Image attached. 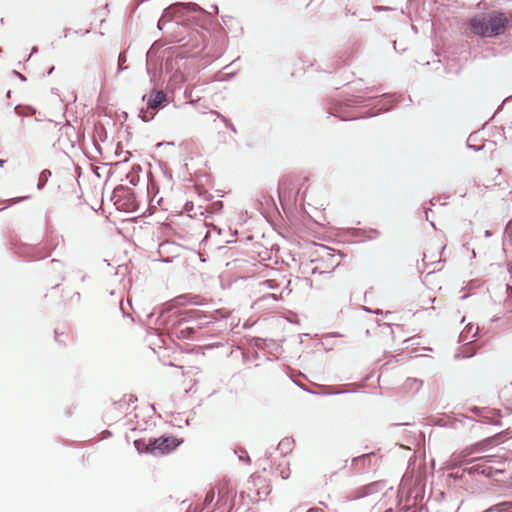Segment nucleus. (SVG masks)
Returning a JSON list of instances; mask_svg holds the SVG:
<instances>
[{
  "mask_svg": "<svg viewBox=\"0 0 512 512\" xmlns=\"http://www.w3.org/2000/svg\"><path fill=\"white\" fill-rule=\"evenodd\" d=\"M508 22L504 13L492 11L473 17L469 26L471 32L477 36L496 37L504 33Z\"/></svg>",
  "mask_w": 512,
  "mask_h": 512,
  "instance_id": "1",
  "label": "nucleus"
},
{
  "mask_svg": "<svg viewBox=\"0 0 512 512\" xmlns=\"http://www.w3.org/2000/svg\"><path fill=\"white\" fill-rule=\"evenodd\" d=\"M178 324L173 328L172 333L179 339H192L196 333V327L186 326L187 323H196L197 328L202 327L212 321V316H209L198 309L185 310L180 314Z\"/></svg>",
  "mask_w": 512,
  "mask_h": 512,
  "instance_id": "2",
  "label": "nucleus"
},
{
  "mask_svg": "<svg viewBox=\"0 0 512 512\" xmlns=\"http://www.w3.org/2000/svg\"><path fill=\"white\" fill-rule=\"evenodd\" d=\"M203 12L204 10L196 3L177 2L164 9L161 18L166 23L178 20L177 24L188 26L194 19V14H203Z\"/></svg>",
  "mask_w": 512,
  "mask_h": 512,
  "instance_id": "3",
  "label": "nucleus"
},
{
  "mask_svg": "<svg viewBox=\"0 0 512 512\" xmlns=\"http://www.w3.org/2000/svg\"><path fill=\"white\" fill-rule=\"evenodd\" d=\"M179 444L180 441L173 436H161L149 439L147 451L153 455H164L173 451Z\"/></svg>",
  "mask_w": 512,
  "mask_h": 512,
  "instance_id": "4",
  "label": "nucleus"
},
{
  "mask_svg": "<svg viewBox=\"0 0 512 512\" xmlns=\"http://www.w3.org/2000/svg\"><path fill=\"white\" fill-rule=\"evenodd\" d=\"M477 463L474 465L464 468L463 472H467L469 474H480L485 475L487 477H491L493 475V467L492 463L496 462L494 456H486L483 458L476 459Z\"/></svg>",
  "mask_w": 512,
  "mask_h": 512,
  "instance_id": "5",
  "label": "nucleus"
},
{
  "mask_svg": "<svg viewBox=\"0 0 512 512\" xmlns=\"http://www.w3.org/2000/svg\"><path fill=\"white\" fill-rule=\"evenodd\" d=\"M386 488L387 484L385 481H375L355 490L354 498L360 499L374 494H379L382 493Z\"/></svg>",
  "mask_w": 512,
  "mask_h": 512,
  "instance_id": "6",
  "label": "nucleus"
},
{
  "mask_svg": "<svg viewBox=\"0 0 512 512\" xmlns=\"http://www.w3.org/2000/svg\"><path fill=\"white\" fill-rule=\"evenodd\" d=\"M146 98L148 108L156 110L166 101V94L162 90L153 89L148 97L144 95L142 99L145 100Z\"/></svg>",
  "mask_w": 512,
  "mask_h": 512,
  "instance_id": "7",
  "label": "nucleus"
},
{
  "mask_svg": "<svg viewBox=\"0 0 512 512\" xmlns=\"http://www.w3.org/2000/svg\"><path fill=\"white\" fill-rule=\"evenodd\" d=\"M176 304L184 305L186 303H193L196 305L202 304V299L200 296H189V295H181L175 298Z\"/></svg>",
  "mask_w": 512,
  "mask_h": 512,
  "instance_id": "8",
  "label": "nucleus"
},
{
  "mask_svg": "<svg viewBox=\"0 0 512 512\" xmlns=\"http://www.w3.org/2000/svg\"><path fill=\"white\" fill-rule=\"evenodd\" d=\"M479 328L476 327L474 330L473 325H467L460 334L461 341H470V339L474 338L478 333Z\"/></svg>",
  "mask_w": 512,
  "mask_h": 512,
  "instance_id": "9",
  "label": "nucleus"
},
{
  "mask_svg": "<svg viewBox=\"0 0 512 512\" xmlns=\"http://www.w3.org/2000/svg\"><path fill=\"white\" fill-rule=\"evenodd\" d=\"M486 512H512V501L502 502L493 505Z\"/></svg>",
  "mask_w": 512,
  "mask_h": 512,
  "instance_id": "10",
  "label": "nucleus"
},
{
  "mask_svg": "<svg viewBox=\"0 0 512 512\" xmlns=\"http://www.w3.org/2000/svg\"><path fill=\"white\" fill-rule=\"evenodd\" d=\"M125 192L124 188L120 187V188H115L113 189L112 191V196H111V201H113L115 199V202H114V206H116V209L117 210H120L122 208V205L119 204V197L121 196V194H123Z\"/></svg>",
  "mask_w": 512,
  "mask_h": 512,
  "instance_id": "11",
  "label": "nucleus"
},
{
  "mask_svg": "<svg viewBox=\"0 0 512 512\" xmlns=\"http://www.w3.org/2000/svg\"><path fill=\"white\" fill-rule=\"evenodd\" d=\"M150 110L151 109L148 108V107H147V110H145V111L141 110L139 116L142 118V120L144 122H148V121H150V120H152L154 118L155 113L153 112V110L152 111H150Z\"/></svg>",
  "mask_w": 512,
  "mask_h": 512,
  "instance_id": "12",
  "label": "nucleus"
},
{
  "mask_svg": "<svg viewBox=\"0 0 512 512\" xmlns=\"http://www.w3.org/2000/svg\"><path fill=\"white\" fill-rule=\"evenodd\" d=\"M118 301H119V308L122 311L123 315L124 316H126V315L128 316L129 313L127 312V310H126V308H125V306L123 304V299L121 297H119Z\"/></svg>",
  "mask_w": 512,
  "mask_h": 512,
  "instance_id": "13",
  "label": "nucleus"
},
{
  "mask_svg": "<svg viewBox=\"0 0 512 512\" xmlns=\"http://www.w3.org/2000/svg\"><path fill=\"white\" fill-rule=\"evenodd\" d=\"M240 460L249 461V456L246 451H241V454L239 455Z\"/></svg>",
  "mask_w": 512,
  "mask_h": 512,
  "instance_id": "14",
  "label": "nucleus"
},
{
  "mask_svg": "<svg viewBox=\"0 0 512 512\" xmlns=\"http://www.w3.org/2000/svg\"><path fill=\"white\" fill-rule=\"evenodd\" d=\"M165 25H166V22L164 21V19H162V18L160 17V19H159V21H158V24H157V28H158L159 30H163V28H164V26H165Z\"/></svg>",
  "mask_w": 512,
  "mask_h": 512,
  "instance_id": "15",
  "label": "nucleus"
},
{
  "mask_svg": "<svg viewBox=\"0 0 512 512\" xmlns=\"http://www.w3.org/2000/svg\"><path fill=\"white\" fill-rule=\"evenodd\" d=\"M118 61H119V69H122V63H124L126 61V57L124 55L120 54Z\"/></svg>",
  "mask_w": 512,
  "mask_h": 512,
  "instance_id": "16",
  "label": "nucleus"
},
{
  "mask_svg": "<svg viewBox=\"0 0 512 512\" xmlns=\"http://www.w3.org/2000/svg\"><path fill=\"white\" fill-rule=\"evenodd\" d=\"M104 202H105V193L103 192V193H102V199H101V206H100V207H98V211H99V210H102V213H104V212H105V210H104V208H103Z\"/></svg>",
  "mask_w": 512,
  "mask_h": 512,
  "instance_id": "17",
  "label": "nucleus"
},
{
  "mask_svg": "<svg viewBox=\"0 0 512 512\" xmlns=\"http://www.w3.org/2000/svg\"><path fill=\"white\" fill-rule=\"evenodd\" d=\"M222 118L226 122L227 127H229L230 130H232L233 132H236V129H235L234 125L231 124V123H228L227 120L224 117H222Z\"/></svg>",
  "mask_w": 512,
  "mask_h": 512,
  "instance_id": "18",
  "label": "nucleus"
},
{
  "mask_svg": "<svg viewBox=\"0 0 512 512\" xmlns=\"http://www.w3.org/2000/svg\"><path fill=\"white\" fill-rule=\"evenodd\" d=\"M295 512H298V511H295ZM306 512H322V511L318 508H310Z\"/></svg>",
  "mask_w": 512,
  "mask_h": 512,
  "instance_id": "19",
  "label": "nucleus"
},
{
  "mask_svg": "<svg viewBox=\"0 0 512 512\" xmlns=\"http://www.w3.org/2000/svg\"><path fill=\"white\" fill-rule=\"evenodd\" d=\"M102 435H103L102 438H106L110 435V432L108 430H105L102 432Z\"/></svg>",
  "mask_w": 512,
  "mask_h": 512,
  "instance_id": "20",
  "label": "nucleus"
},
{
  "mask_svg": "<svg viewBox=\"0 0 512 512\" xmlns=\"http://www.w3.org/2000/svg\"><path fill=\"white\" fill-rule=\"evenodd\" d=\"M279 447H280V448H281V447L286 448L285 442H284V441L280 442V443H279Z\"/></svg>",
  "mask_w": 512,
  "mask_h": 512,
  "instance_id": "21",
  "label": "nucleus"
},
{
  "mask_svg": "<svg viewBox=\"0 0 512 512\" xmlns=\"http://www.w3.org/2000/svg\"><path fill=\"white\" fill-rule=\"evenodd\" d=\"M279 447H280V448H281V447L286 448L285 442H284V441L280 442V443H279Z\"/></svg>",
  "mask_w": 512,
  "mask_h": 512,
  "instance_id": "22",
  "label": "nucleus"
},
{
  "mask_svg": "<svg viewBox=\"0 0 512 512\" xmlns=\"http://www.w3.org/2000/svg\"><path fill=\"white\" fill-rule=\"evenodd\" d=\"M363 310L367 311V312H373L372 310H370L368 307L366 306H363Z\"/></svg>",
  "mask_w": 512,
  "mask_h": 512,
  "instance_id": "23",
  "label": "nucleus"
},
{
  "mask_svg": "<svg viewBox=\"0 0 512 512\" xmlns=\"http://www.w3.org/2000/svg\"><path fill=\"white\" fill-rule=\"evenodd\" d=\"M373 313H375V314H381V313H382V311H381V310H379V309H377V310L373 311Z\"/></svg>",
  "mask_w": 512,
  "mask_h": 512,
  "instance_id": "24",
  "label": "nucleus"
},
{
  "mask_svg": "<svg viewBox=\"0 0 512 512\" xmlns=\"http://www.w3.org/2000/svg\"><path fill=\"white\" fill-rule=\"evenodd\" d=\"M379 9H381V10H388L389 8H387V7H380Z\"/></svg>",
  "mask_w": 512,
  "mask_h": 512,
  "instance_id": "25",
  "label": "nucleus"
},
{
  "mask_svg": "<svg viewBox=\"0 0 512 512\" xmlns=\"http://www.w3.org/2000/svg\"><path fill=\"white\" fill-rule=\"evenodd\" d=\"M98 153H101V148L98 146L97 148Z\"/></svg>",
  "mask_w": 512,
  "mask_h": 512,
  "instance_id": "26",
  "label": "nucleus"
},
{
  "mask_svg": "<svg viewBox=\"0 0 512 512\" xmlns=\"http://www.w3.org/2000/svg\"><path fill=\"white\" fill-rule=\"evenodd\" d=\"M4 163V160H0V165H2Z\"/></svg>",
  "mask_w": 512,
  "mask_h": 512,
  "instance_id": "27",
  "label": "nucleus"
}]
</instances>
